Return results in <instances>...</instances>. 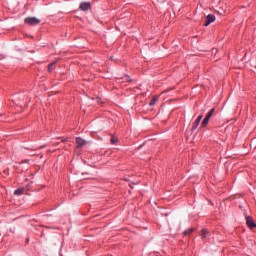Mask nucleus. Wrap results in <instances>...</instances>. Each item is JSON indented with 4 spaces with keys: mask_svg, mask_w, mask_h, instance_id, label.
Returning <instances> with one entry per match:
<instances>
[{
    "mask_svg": "<svg viewBox=\"0 0 256 256\" xmlns=\"http://www.w3.org/2000/svg\"><path fill=\"white\" fill-rule=\"evenodd\" d=\"M14 194L15 195H23V188H18L17 190H15Z\"/></svg>",
    "mask_w": 256,
    "mask_h": 256,
    "instance_id": "nucleus-10",
    "label": "nucleus"
},
{
    "mask_svg": "<svg viewBox=\"0 0 256 256\" xmlns=\"http://www.w3.org/2000/svg\"><path fill=\"white\" fill-rule=\"evenodd\" d=\"M214 21H216V17L213 14H209L206 18V22H205V27H208V25H210L211 23H214Z\"/></svg>",
    "mask_w": 256,
    "mask_h": 256,
    "instance_id": "nucleus-2",
    "label": "nucleus"
},
{
    "mask_svg": "<svg viewBox=\"0 0 256 256\" xmlns=\"http://www.w3.org/2000/svg\"><path fill=\"white\" fill-rule=\"evenodd\" d=\"M111 143L115 144V143H117V140L115 138H112Z\"/></svg>",
    "mask_w": 256,
    "mask_h": 256,
    "instance_id": "nucleus-14",
    "label": "nucleus"
},
{
    "mask_svg": "<svg viewBox=\"0 0 256 256\" xmlns=\"http://www.w3.org/2000/svg\"><path fill=\"white\" fill-rule=\"evenodd\" d=\"M246 225H248L250 229H253L256 227V223L254 222L253 218L250 216L246 217Z\"/></svg>",
    "mask_w": 256,
    "mask_h": 256,
    "instance_id": "nucleus-3",
    "label": "nucleus"
},
{
    "mask_svg": "<svg viewBox=\"0 0 256 256\" xmlns=\"http://www.w3.org/2000/svg\"><path fill=\"white\" fill-rule=\"evenodd\" d=\"M24 23H26V25H39V23H41V20H39L37 17H28L25 18Z\"/></svg>",
    "mask_w": 256,
    "mask_h": 256,
    "instance_id": "nucleus-1",
    "label": "nucleus"
},
{
    "mask_svg": "<svg viewBox=\"0 0 256 256\" xmlns=\"http://www.w3.org/2000/svg\"><path fill=\"white\" fill-rule=\"evenodd\" d=\"M53 65H55V63H52L48 66V71H51L53 69Z\"/></svg>",
    "mask_w": 256,
    "mask_h": 256,
    "instance_id": "nucleus-13",
    "label": "nucleus"
},
{
    "mask_svg": "<svg viewBox=\"0 0 256 256\" xmlns=\"http://www.w3.org/2000/svg\"><path fill=\"white\" fill-rule=\"evenodd\" d=\"M208 235H209V232L206 229H203L202 233H201L202 239H206V237H208Z\"/></svg>",
    "mask_w": 256,
    "mask_h": 256,
    "instance_id": "nucleus-9",
    "label": "nucleus"
},
{
    "mask_svg": "<svg viewBox=\"0 0 256 256\" xmlns=\"http://www.w3.org/2000/svg\"><path fill=\"white\" fill-rule=\"evenodd\" d=\"M193 228H190V229H188V230H186L185 232H184V235L185 236H187V235H191V233L193 232Z\"/></svg>",
    "mask_w": 256,
    "mask_h": 256,
    "instance_id": "nucleus-12",
    "label": "nucleus"
},
{
    "mask_svg": "<svg viewBox=\"0 0 256 256\" xmlns=\"http://www.w3.org/2000/svg\"><path fill=\"white\" fill-rule=\"evenodd\" d=\"M209 120H210V119H208V117H205L204 120H203V122H202V124H201V127H202V128H205V127L208 125Z\"/></svg>",
    "mask_w": 256,
    "mask_h": 256,
    "instance_id": "nucleus-8",
    "label": "nucleus"
},
{
    "mask_svg": "<svg viewBox=\"0 0 256 256\" xmlns=\"http://www.w3.org/2000/svg\"><path fill=\"white\" fill-rule=\"evenodd\" d=\"M157 100H158V98L154 97V98L150 101L149 105H150V106H154L155 103L157 102Z\"/></svg>",
    "mask_w": 256,
    "mask_h": 256,
    "instance_id": "nucleus-11",
    "label": "nucleus"
},
{
    "mask_svg": "<svg viewBox=\"0 0 256 256\" xmlns=\"http://www.w3.org/2000/svg\"><path fill=\"white\" fill-rule=\"evenodd\" d=\"M215 113V108H212L206 115V118H208L210 120V118L213 116V114Z\"/></svg>",
    "mask_w": 256,
    "mask_h": 256,
    "instance_id": "nucleus-7",
    "label": "nucleus"
},
{
    "mask_svg": "<svg viewBox=\"0 0 256 256\" xmlns=\"http://www.w3.org/2000/svg\"><path fill=\"white\" fill-rule=\"evenodd\" d=\"M203 119V115H199L198 118L196 119V121L193 124L192 130H196L197 127L199 126L201 120Z\"/></svg>",
    "mask_w": 256,
    "mask_h": 256,
    "instance_id": "nucleus-5",
    "label": "nucleus"
},
{
    "mask_svg": "<svg viewBox=\"0 0 256 256\" xmlns=\"http://www.w3.org/2000/svg\"><path fill=\"white\" fill-rule=\"evenodd\" d=\"M77 147H83L87 142L83 138H76Z\"/></svg>",
    "mask_w": 256,
    "mask_h": 256,
    "instance_id": "nucleus-6",
    "label": "nucleus"
},
{
    "mask_svg": "<svg viewBox=\"0 0 256 256\" xmlns=\"http://www.w3.org/2000/svg\"><path fill=\"white\" fill-rule=\"evenodd\" d=\"M97 101H98V103H101V99L100 98H97Z\"/></svg>",
    "mask_w": 256,
    "mask_h": 256,
    "instance_id": "nucleus-15",
    "label": "nucleus"
},
{
    "mask_svg": "<svg viewBox=\"0 0 256 256\" xmlns=\"http://www.w3.org/2000/svg\"><path fill=\"white\" fill-rule=\"evenodd\" d=\"M81 11H89L91 9V4L89 2H83L80 4Z\"/></svg>",
    "mask_w": 256,
    "mask_h": 256,
    "instance_id": "nucleus-4",
    "label": "nucleus"
}]
</instances>
